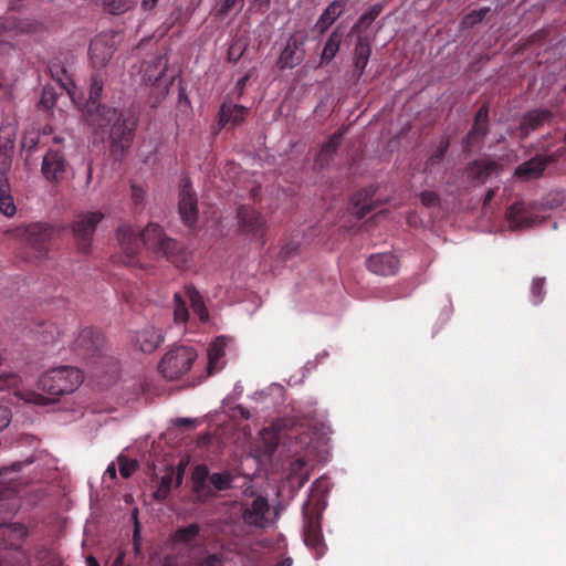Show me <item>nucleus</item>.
<instances>
[{
	"label": "nucleus",
	"mask_w": 566,
	"mask_h": 566,
	"mask_svg": "<svg viewBox=\"0 0 566 566\" xmlns=\"http://www.w3.org/2000/svg\"><path fill=\"white\" fill-rule=\"evenodd\" d=\"M116 34H99L90 44L88 54L94 67H104L116 51Z\"/></svg>",
	"instance_id": "obj_14"
},
{
	"label": "nucleus",
	"mask_w": 566,
	"mask_h": 566,
	"mask_svg": "<svg viewBox=\"0 0 566 566\" xmlns=\"http://www.w3.org/2000/svg\"><path fill=\"white\" fill-rule=\"evenodd\" d=\"M167 66V60L163 55L154 56L147 62L143 78L148 84H156L163 77Z\"/></svg>",
	"instance_id": "obj_29"
},
{
	"label": "nucleus",
	"mask_w": 566,
	"mask_h": 566,
	"mask_svg": "<svg viewBox=\"0 0 566 566\" xmlns=\"http://www.w3.org/2000/svg\"><path fill=\"white\" fill-rule=\"evenodd\" d=\"M296 250H297V244L296 243H293V242L287 243L281 250V255H282L283 259H287L290 255H292L294 252H296Z\"/></svg>",
	"instance_id": "obj_57"
},
{
	"label": "nucleus",
	"mask_w": 566,
	"mask_h": 566,
	"mask_svg": "<svg viewBox=\"0 0 566 566\" xmlns=\"http://www.w3.org/2000/svg\"><path fill=\"white\" fill-rule=\"evenodd\" d=\"M49 73L59 86L67 92L73 87V81L66 69L59 62L52 61L48 65Z\"/></svg>",
	"instance_id": "obj_32"
},
{
	"label": "nucleus",
	"mask_w": 566,
	"mask_h": 566,
	"mask_svg": "<svg viewBox=\"0 0 566 566\" xmlns=\"http://www.w3.org/2000/svg\"><path fill=\"white\" fill-rule=\"evenodd\" d=\"M491 12L490 7H482L478 10H472L471 12L467 13L460 21V28L462 30L464 29H472L479 23H481L484 18Z\"/></svg>",
	"instance_id": "obj_36"
},
{
	"label": "nucleus",
	"mask_w": 566,
	"mask_h": 566,
	"mask_svg": "<svg viewBox=\"0 0 566 566\" xmlns=\"http://www.w3.org/2000/svg\"><path fill=\"white\" fill-rule=\"evenodd\" d=\"M306 501L302 507L304 520V542L315 551L316 557H322L325 553L326 545L322 533V512L325 509V500L323 495L317 499Z\"/></svg>",
	"instance_id": "obj_4"
},
{
	"label": "nucleus",
	"mask_w": 566,
	"mask_h": 566,
	"mask_svg": "<svg viewBox=\"0 0 566 566\" xmlns=\"http://www.w3.org/2000/svg\"><path fill=\"white\" fill-rule=\"evenodd\" d=\"M104 335L93 327H85L78 333L72 349L81 358L95 361L104 357Z\"/></svg>",
	"instance_id": "obj_8"
},
{
	"label": "nucleus",
	"mask_w": 566,
	"mask_h": 566,
	"mask_svg": "<svg viewBox=\"0 0 566 566\" xmlns=\"http://www.w3.org/2000/svg\"><path fill=\"white\" fill-rule=\"evenodd\" d=\"M171 482L172 476L170 474H167L161 478L160 484L157 491L155 492V497L157 500H165L168 496L171 488Z\"/></svg>",
	"instance_id": "obj_46"
},
{
	"label": "nucleus",
	"mask_w": 566,
	"mask_h": 566,
	"mask_svg": "<svg viewBox=\"0 0 566 566\" xmlns=\"http://www.w3.org/2000/svg\"><path fill=\"white\" fill-rule=\"evenodd\" d=\"M449 147V137H442L439 142V146L437 147L436 151L427 159L424 164V171L430 172L434 166L439 165L443 160Z\"/></svg>",
	"instance_id": "obj_37"
},
{
	"label": "nucleus",
	"mask_w": 566,
	"mask_h": 566,
	"mask_svg": "<svg viewBox=\"0 0 566 566\" xmlns=\"http://www.w3.org/2000/svg\"><path fill=\"white\" fill-rule=\"evenodd\" d=\"M306 462L304 459L302 458H297L296 460H294L291 464V469H292V473H293V479L294 478H297L298 479V483H297V486L298 489L303 488V485L308 481L310 479V475L308 473H304L302 474L301 471L303 470V468L305 467Z\"/></svg>",
	"instance_id": "obj_44"
},
{
	"label": "nucleus",
	"mask_w": 566,
	"mask_h": 566,
	"mask_svg": "<svg viewBox=\"0 0 566 566\" xmlns=\"http://www.w3.org/2000/svg\"><path fill=\"white\" fill-rule=\"evenodd\" d=\"M38 143H39V139L30 138V140H28V138L24 137L22 145H23V147L28 146L29 151H33V149H35Z\"/></svg>",
	"instance_id": "obj_60"
},
{
	"label": "nucleus",
	"mask_w": 566,
	"mask_h": 566,
	"mask_svg": "<svg viewBox=\"0 0 566 566\" xmlns=\"http://www.w3.org/2000/svg\"><path fill=\"white\" fill-rule=\"evenodd\" d=\"M499 168V164L494 160H473L468 165V174L471 179L483 182Z\"/></svg>",
	"instance_id": "obj_27"
},
{
	"label": "nucleus",
	"mask_w": 566,
	"mask_h": 566,
	"mask_svg": "<svg viewBox=\"0 0 566 566\" xmlns=\"http://www.w3.org/2000/svg\"><path fill=\"white\" fill-rule=\"evenodd\" d=\"M20 384L19 375L9 373L0 376V390L17 388Z\"/></svg>",
	"instance_id": "obj_47"
},
{
	"label": "nucleus",
	"mask_w": 566,
	"mask_h": 566,
	"mask_svg": "<svg viewBox=\"0 0 566 566\" xmlns=\"http://www.w3.org/2000/svg\"><path fill=\"white\" fill-rule=\"evenodd\" d=\"M305 36L293 33L289 36L284 49L277 59L280 70L293 69L300 65L305 57Z\"/></svg>",
	"instance_id": "obj_13"
},
{
	"label": "nucleus",
	"mask_w": 566,
	"mask_h": 566,
	"mask_svg": "<svg viewBox=\"0 0 566 566\" xmlns=\"http://www.w3.org/2000/svg\"><path fill=\"white\" fill-rule=\"evenodd\" d=\"M134 548L136 553L139 552V528L137 523L134 531Z\"/></svg>",
	"instance_id": "obj_61"
},
{
	"label": "nucleus",
	"mask_w": 566,
	"mask_h": 566,
	"mask_svg": "<svg viewBox=\"0 0 566 566\" xmlns=\"http://www.w3.org/2000/svg\"><path fill=\"white\" fill-rule=\"evenodd\" d=\"M544 277L534 279L531 286L532 302L536 305L539 304L544 298Z\"/></svg>",
	"instance_id": "obj_45"
},
{
	"label": "nucleus",
	"mask_w": 566,
	"mask_h": 566,
	"mask_svg": "<svg viewBox=\"0 0 566 566\" xmlns=\"http://www.w3.org/2000/svg\"><path fill=\"white\" fill-rule=\"evenodd\" d=\"M158 0H142L140 7L144 11H151L157 6Z\"/></svg>",
	"instance_id": "obj_59"
},
{
	"label": "nucleus",
	"mask_w": 566,
	"mask_h": 566,
	"mask_svg": "<svg viewBox=\"0 0 566 566\" xmlns=\"http://www.w3.org/2000/svg\"><path fill=\"white\" fill-rule=\"evenodd\" d=\"M366 266L375 274L388 276L397 273L399 261L391 253H378L367 259Z\"/></svg>",
	"instance_id": "obj_21"
},
{
	"label": "nucleus",
	"mask_w": 566,
	"mask_h": 566,
	"mask_svg": "<svg viewBox=\"0 0 566 566\" xmlns=\"http://www.w3.org/2000/svg\"><path fill=\"white\" fill-rule=\"evenodd\" d=\"M186 295L190 301V307L199 318L201 323H206L209 319V312L205 305L203 298L200 293L192 286L186 287Z\"/></svg>",
	"instance_id": "obj_30"
},
{
	"label": "nucleus",
	"mask_w": 566,
	"mask_h": 566,
	"mask_svg": "<svg viewBox=\"0 0 566 566\" xmlns=\"http://www.w3.org/2000/svg\"><path fill=\"white\" fill-rule=\"evenodd\" d=\"M553 118V113L546 108H538L527 112L521 120L520 128L527 135L531 130H536Z\"/></svg>",
	"instance_id": "obj_25"
},
{
	"label": "nucleus",
	"mask_w": 566,
	"mask_h": 566,
	"mask_svg": "<svg viewBox=\"0 0 566 566\" xmlns=\"http://www.w3.org/2000/svg\"><path fill=\"white\" fill-rule=\"evenodd\" d=\"M368 197L367 190L358 191L352 199L353 201V213L358 218L363 219L368 213L375 210L376 205L371 201H366Z\"/></svg>",
	"instance_id": "obj_34"
},
{
	"label": "nucleus",
	"mask_w": 566,
	"mask_h": 566,
	"mask_svg": "<svg viewBox=\"0 0 566 566\" xmlns=\"http://www.w3.org/2000/svg\"><path fill=\"white\" fill-rule=\"evenodd\" d=\"M63 139L60 136L53 137V145L49 147L43 156L41 174L51 184H60L64 180L67 171V161L61 148Z\"/></svg>",
	"instance_id": "obj_7"
},
{
	"label": "nucleus",
	"mask_w": 566,
	"mask_h": 566,
	"mask_svg": "<svg viewBox=\"0 0 566 566\" xmlns=\"http://www.w3.org/2000/svg\"><path fill=\"white\" fill-rule=\"evenodd\" d=\"M178 209L181 220L186 226L192 227L197 222L198 198L192 189L190 179L187 177H184L180 181Z\"/></svg>",
	"instance_id": "obj_12"
},
{
	"label": "nucleus",
	"mask_w": 566,
	"mask_h": 566,
	"mask_svg": "<svg viewBox=\"0 0 566 566\" xmlns=\"http://www.w3.org/2000/svg\"><path fill=\"white\" fill-rule=\"evenodd\" d=\"M198 566H223V560L218 554H209L199 559Z\"/></svg>",
	"instance_id": "obj_52"
},
{
	"label": "nucleus",
	"mask_w": 566,
	"mask_h": 566,
	"mask_svg": "<svg viewBox=\"0 0 566 566\" xmlns=\"http://www.w3.org/2000/svg\"><path fill=\"white\" fill-rule=\"evenodd\" d=\"M489 134V128L484 126L474 125L462 139V149L464 153H471L474 147L482 144L485 136Z\"/></svg>",
	"instance_id": "obj_33"
},
{
	"label": "nucleus",
	"mask_w": 566,
	"mask_h": 566,
	"mask_svg": "<svg viewBox=\"0 0 566 566\" xmlns=\"http://www.w3.org/2000/svg\"><path fill=\"white\" fill-rule=\"evenodd\" d=\"M102 92L103 80L99 74H93L85 118L95 133L108 132L112 154L122 157L133 144L138 117L130 111H117L102 105L99 103Z\"/></svg>",
	"instance_id": "obj_1"
},
{
	"label": "nucleus",
	"mask_w": 566,
	"mask_h": 566,
	"mask_svg": "<svg viewBox=\"0 0 566 566\" xmlns=\"http://www.w3.org/2000/svg\"><path fill=\"white\" fill-rule=\"evenodd\" d=\"M558 153L548 155H536L518 165L514 170V176L521 180L538 179L543 176L548 165L555 164L558 160Z\"/></svg>",
	"instance_id": "obj_15"
},
{
	"label": "nucleus",
	"mask_w": 566,
	"mask_h": 566,
	"mask_svg": "<svg viewBox=\"0 0 566 566\" xmlns=\"http://www.w3.org/2000/svg\"><path fill=\"white\" fill-rule=\"evenodd\" d=\"M55 101H56V93L52 88L45 86L42 91L40 105L45 109H50L51 107L54 106Z\"/></svg>",
	"instance_id": "obj_48"
},
{
	"label": "nucleus",
	"mask_w": 566,
	"mask_h": 566,
	"mask_svg": "<svg viewBox=\"0 0 566 566\" xmlns=\"http://www.w3.org/2000/svg\"><path fill=\"white\" fill-rule=\"evenodd\" d=\"M342 139H343V135L339 132L335 133L327 140V143L322 146V148L316 157V164H318L319 166H324V165L328 164V161L332 159L334 154L339 148V146L342 144Z\"/></svg>",
	"instance_id": "obj_31"
},
{
	"label": "nucleus",
	"mask_w": 566,
	"mask_h": 566,
	"mask_svg": "<svg viewBox=\"0 0 566 566\" xmlns=\"http://www.w3.org/2000/svg\"><path fill=\"white\" fill-rule=\"evenodd\" d=\"M230 342V338L227 336H218L213 342H211L208 346V364H207V375L212 376L216 373L220 371L224 365V356L226 348Z\"/></svg>",
	"instance_id": "obj_18"
},
{
	"label": "nucleus",
	"mask_w": 566,
	"mask_h": 566,
	"mask_svg": "<svg viewBox=\"0 0 566 566\" xmlns=\"http://www.w3.org/2000/svg\"><path fill=\"white\" fill-rule=\"evenodd\" d=\"M506 218L514 229L528 228L533 223L532 216L526 205L521 201L514 202L507 208Z\"/></svg>",
	"instance_id": "obj_24"
},
{
	"label": "nucleus",
	"mask_w": 566,
	"mask_h": 566,
	"mask_svg": "<svg viewBox=\"0 0 566 566\" xmlns=\"http://www.w3.org/2000/svg\"><path fill=\"white\" fill-rule=\"evenodd\" d=\"M86 564H87V566H99L98 560L93 556H88L86 558Z\"/></svg>",
	"instance_id": "obj_64"
},
{
	"label": "nucleus",
	"mask_w": 566,
	"mask_h": 566,
	"mask_svg": "<svg viewBox=\"0 0 566 566\" xmlns=\"http://www.w3.org/2000/svg\"><path fill=\"white\" fill-rule=\"evenodd\" d=\"M117 240L123 251V262L128 266H140L137 254L144 245L157 258H166L169 262L180 266L186 262L182 247L174 239L165 235L163 229L149 223L143 231H135L129 224H122L117 229Z\"/></svg>",
	"instance_id": "obj_2"
},
{
	"label": "nucleus",
	"mask_w": 566,
	"mask_h": 566,
	"mask_svg": "<svg viewBox=\"0 0 566 566\" xmlns=\"http://www.w3.org/2000/svg\"><path fill=\"white\" fill-rule=\"evenodd\" d=\"M348 0H334L317 19L314 31L324 34L332 24L343 14Z\"/></svg>",
	"instance_id": "obj_22"
},
{
	"label": "nucleus",
	"mask_w": 566,
	"mask_h": 566,
	"mask_svg": "<svg viewBox=\"0 0 566 566\" xmlns=\"http://www.w3.org/2000/svg\"><path fill=\"white\" fill-rule=\"evenodd\" d=\"M137 467L136 461H122L119 463V473L123 478L128 479L136 471Z\"/></svg>",
	"instance_id": "obj_51"
},
{
	"label": "nucleus",
	"mask_w": 566,
	"mask_h": 566,
	"mask_svg": "<svg viewBox=\"0 0 566 566\" xmlns=\"http://www.w3.org/2000/svg\"><path fill=\"white\" fill-rule=\"evenodd\" d=\"M163 332L154 326H147L136 333L135 345L143 353H153L164 342Z\"/></svg>",
	"instance_id": "obj_23"
},
{
	"label": "nucleus",
	"mask_w": 566,
	"mask_h": 566,
	"mask_svg": "<svg viewBox=\"0 0 566 566\" xmlns=\"http://www.w3.org/2000/svg\"><path fill=\"white\" fill-rule=\"evenodd\" d=\"M473 124L489 128V105L486 103H484L475 113Z\"/></svg>",
	"instance_id": "obj_49"
},
{
	"label": "nucleus",
	"mask_w": 566,
	"mask_h": 566,
	"mask_svg": "<svg viewBox=\"0 0 566 566\" xmlns=\"http://www.w3.org/2000/svg\"><path fill=\"white\" fill-rule=\"evenodd\" d=\"M197 358V352L189 346H177L168 350L158 364L159 373L168 380L187 374Z\"/></svg>",
	"instance_id": "obj_6"
},
{
	"label": "nucleus",
	"mask_w": 566,
	"mask_h": 566,
	"mask_svg": "<svg viewBox=\"0 0 566 566\" xmlns=\"http://www.w3.org/2000/svg\"><path fill=\"white\" fill-rule=\"evenodd\" d=\"M344 38V31L340 27H336L333 32L328 35L325 45L321 54V64H328L334 60L339 51L342 41Z\"/></svg>",
	"instance_id": "obj_28"
},
{
	"label": "nucleus",
	"mask_w": 566,
	"mask_h": 566,
	"mask_svg": "<svg viewBox=\"0 0 566 566\" xmlns=\"http://www.w3.org/2000/svg\"><path fill=\"white\" fill-rule=\"evenodd\" d=\"M104 214L99 211L85 212L77 217L73 224V233L78 249L87 253L91 248L92 238L96 226L103 220Z\"/></svg>",
	"instance_id": "obj_10"
},
{
	"label": "nucleus",
	"mask_w": 566,
	"mask_h": 566,
	"mask_svg": "<svg viewBox=\"0 0 566 566\" xmlns=\"http://www.w3.org/2000/svg\"><path fill=\"white\" fill-rule=\"evenodd\" d=\"M270 511L269 502L263 496L255 497L242 513L245 524L254 527H265L268 524L266 514Z\"/></svg>",
	"instance_id": "obj_19"
},
{
	"label": "nucleus",
	"mask_w": 566,
	"mask_h": 566,
	"mask_svg": "<svg viewBox=\"0 0 566 566\" xmlns=\"http://www.w3.org/2000/svg\"><path fill=\"white\" fill-rule=\"evenodd\" d=\"M495 196V189H489L488 192L484 196L483 206H486L491 202V200Z\"/></svg>",
	"instance_id": "obj_62"
},
{
	"label": "nucleus",
	"mask_w": 566,
	"mask_h": 566,
	"mask_svg": "<svg viewBox=\"0 0 566 566\" xmlns=\"http://www.w3.org/2000/svg\"><path fill=\"white\" fill-rule=\"evenodd\" d=\"M18 126L14 122L4 120L0 125V211L7 217H13L17 208L11 195L8 170L11 166V154L14 149Z\"/></svg>",
	"instance_id": "obj_3"
},
{
	"label": "nucleus",
	"mask_w": 566,
	"mask_h": 566,
	"mask_svg": "<svg viewBox=\"0 0 566 566\" xmlns=\"http://www.w3.org/2000/svg\"><path fill=\"white\" fill-rule=\"evenodd\" d=\"M11 418V410L8 407L0 406V431L10 424Z\"/></svg>",
	"instance_id": "obj_54"
},
{
	"label": "nucleus",
	"mask_w": 566,
	"mask_h": 566,
	"mask_svg": "<svg viewBox=\"0 0 566 566\" xmlns=\"http://www.w3.org/2000/svg\"><path fill=\"white\" fill-rule=\"evenodd\" d=\"M175 310L174 316L177 323H186L189 317V313L186 306V302L181 297L179 293H175L174 295Z\"/></svg>",
	"instance_id": "obj_42"
},
{
	"label": "nucleus",
	"mask_w": 566,
	"mask_h": 566,
	"mask_svg": "<svg viewBox=\"0 0 566 566\" xmlns=\"http://www.w3.org/2000/svg\"><path fill=\"white\" fill-rule=\"evenodd\" d=\"M420 201L424 207H436L440 202V197L434 191L424 190L420 193Z\"/></svg>",
	"instance_id": "obj_50"
},
{
	"label": "nucleus",
	"mask_w": 566,
	"mask_h": 566,
	"mask_svg": "<svg viewBox=\"0 0 566 566\" xmlns=\"http://www.w3.org/2000/svg\"><path fill=\"white\" fill-rule=\"evenodd\" d=\"M21 231V238L34 251L35 258L48 252V244L53 235V228L46 223L35 222L28 224Z\"/></svg>",
	"instance_id": "obj_11"
},
{
	"label": "nucleus",
	"mask_w": 566,
	"mask_h": 566,
	"mask_svg": "<svg viewBox=\"0 0 566 566\" xmlns=\"http://www.w3.org/2000/svg\"><path fill=\"white\" fill-rule=\"evenodd\" d=\"M32 462V459H28L23 462H12L10 465L0 468V500L18 491L17 474L24 465Z\"/></svg>",
	"instance_id": "obj_20"
},
{
	"label": "nucleus",
	"mask_w": 566,
	"mask_h": 566,
	"mask_svg": "<svg viewBox=\"0 0 566 566\" xmlns=\"http://www.w3.org/2000/svg\"><path fill=\"white\" fill-rule=\"evenodd\" d=\"M238 226L241 233L252 241L264 244L266 237V220L251 206H240L237 210Z\"/></svg>",
	"instance_id": "obj_9"
},
{
	"label": "nucleus",
	"mask_w": 566,
	"mask_h": 566,
	"mask_svg": "<svg viewBox=\"0 0 566 566\" xmlns=\"http://www.w3.org/2000/svg\"><path fill=\"white\" fill-rule=\"evenodd\" d=\"M209 481L217 491H226L232 486L233 476L229 472L213 473L210 475Z\"/></svg>",
	"instance_id": "obj_41"
},
{
	"label": "nucleus",
	"mask_w": 566,
	"mask_h": 566,
	"mask_svg": "<svg viewBox=\"0 0 566 566\" xmlns=\"http://www.w3.org/2000/svg\"><path fill=\"white\" fill-rule=\"evenodd\" d=\"M27 401L28 402H33V403H36V405H45L50 400L48 398L43 397L40 394L30 392V394H28Z\"/></svg>",
	"instance_id": "obj_56"
},
{
	"label": "nucleus",
	"mask_w": 566,
	"mask_h": 566,
	"mask_svg": "<svg viewBox=\"0 0 566 566\" xmlns=\"http://www.w3.org/2000/svg\"><path fill=\"white\" fill-rule=\"evenodd\" d=\"M371 55V44L367 35L359 34L353 50L352 78L358 82L363 76Z\"/></svg>",
	"instance_id": "obj_17"
},
{
	"label": "nucleus",
	"mask_w": 566,
	"mask_h": 566,
	"mask_svg": "<svg viewBox=\"0 0 566 566\" xmlns=\"http://www.w3.org/2000/svg\"><path fill=\"white\" fill-rule=\"evenodd\" d=\"M104 9L111 14H122L133 7L132 0H102Z\"/></svg>",
	"instance_id": "obj_40"
},
{
	"label": "nucleus",
	"mask_w": 566,
	"mask_h": 566,
	"mask_svg": "<svg viewBox=\"0 0 566 566\" xmlns=\"http://www.w3.org/2000/svg\"><path fill=\"white\" fill-rule=\"evenodd\" d=\"M210 478L209 469L206 464H199L195 467L191 480H192V489L193 492L200 494L205 491L206 481Z\"/></svg>",
	"instance_id": "obj_39"
},
{
	"label": "nucleus",
	"mask_w": 566,
	"mask_h": 566,
	"mask_svg": "<svg viewBox=\"0 0 566 566\" xmlns=\"http://www.w3.org/2000/svg\"><path fill=\"white\" fill-rule=\"evenodd\" d=\"M250 80V73H247L244 76H242L235 84V91L238 94V98L242 96L244 93L245 86L248 81Z\"/></svg>",
	"instance_id": "obj_55"
},
{
	"label": "nucleus",
	"mask_w": 566,
	"mask_h": 566,
	"mask_svg": "<svg viewBox=\"0 0 566 566\" xmlns=\"http://www.w3.org/2000/svg\"><path fill=\"white\" fill-rule=\"evenodd\" d=\"M381 10L382 7L379 4L370 7L366 12H364L359 17L358 21L353 25L352 32L355 33L360 31L361 29H367L377 19Z\"/></svg>",
	"instance_id": "obj_38"
},
{
	"label": "nucleus",
	"mask_w": 566,
	"mask_h": 566,
	"mask_svg": "<svg viewBox=\"0 0 566 566\" xmlns=\"http://www.w3.org/2000/svg\"><path fill=\"white\" fill-rule=\"evenodd\" d=\"M237 2L238 0H216L212 12L217 18L223 20L235 7Z\"/></svg>",
	"instance_id": "obj_43"
},
{
	"label": "nucleus",
	"mask_w": 566,
	"mask_h": 566,
	"mask_svg": "<svg viewBox=\"0 0 566 566\" xmlns=\"http://www.w3.org/2000/svg\"><path fill=\"white\" fill-rule=\"evenodd\" d=\"M249 113V108L239 104L223 103L219 113V125L224 127L227 124H241Z\"/></svg>",
	"instance_id": "obj_26"
},
{
	"label": "nucleus",
	"mask_w": 566,
	"mask_h": 566,
	"mask_svg": "<svg viewBox=\"0 0 566 566\" xmlns=\"http://www.w3.org/2000/svg\"><path fill=\"white\" fill-rule=\"evenodd\" d=\"M130 190H132V200H133L134 205L136 207L140 206L145 199V190L143 189L142 186L136 185V184H132Z\"/></svg>",
	"instance_id": "obj_53"
},
{
	"label": "nucleus",
	"mask_w": 566,
	"mask_h": 566,
	"mask_svg": "<svg viewBox=\"0 0 566 566\" xmlns=\"http://www.w3.org/2000/svg\"><path fill=\"white\" fill-rule=\"evenodd\" d=\"M199 534V524L191 523L188 526L179 527L174 534V541L179 544L191 545Z\"/></svg>",
	"instance_id": "obj_35"
},
{
	"label": "nucleus",
	"mask_w": 566,
	"mask_h": 566,
	"mask_svg": "<svg viewBox=\"0 0 566 566\" xmlns=\"http://www.w3.org/2000/svg\"><path fill=\"white\" fill-rule=\"evenodd\" d=\"M83 374L72 366H59L44 373L38 381L39 388L52 396L75 391L83 382Z\"/></svg>",
	"instance_id": "obj_5"
},
{
	"label": "nucleus",
	"mask_w": 566,
	"mask_h": 566,
	"mask_svg": "<svg viewBox=\"0 0 566 566\" xmlns=\"http://www.w3.org/2000/svg\"><path fill=\"white\" fill-rule=\"evenodd\" d=\"M28 536V530L20 523H0V549L18 551Z\"/></svg>",
	"instance_id": "obj_16"
},
{
	"label": "nucleus",
	"mask_w": 566,
	"mask_h": 566,
	"mask_svg": "<svg viewBox=\"0 0 566 566\" xmlns=\"http://www.w3.org/2000/svg\"><path fill=\"white\" fill-rule=\"evenodd\" d=\"M313 488L316 490V491H322L323 493L324 492H327V480L326 479H318L316 480L314 483H313Z\"/></svg>",
	"instance_id": "obj_58"
},
{
	"label": "nucleus",
	"mask_w": 566,
	"mask_h": 566,
	"mask_svg": "<svg viewBox=\"0 0 566 566\" xmlns=\"http://www.w3.org/2000/svg\"><path fill=\"white\" fill-rule=\"evenodd\" d=\"M293 565V559L291 557H286L284 559H282L277 565L275 566H292Z\"/></svg>",
	"instance_id": "obj_63"
}]
</instances>
